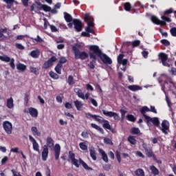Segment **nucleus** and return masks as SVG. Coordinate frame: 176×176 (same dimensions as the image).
Here are the masks:
<instances>
[{
    "mask_svg": "<svg viewBox=\"0 0 176 176\" xmlns=\"http://www.w3.org/2000/svg\"><path fill=\"white\" fill-rule=\"evenodd\" d=\"M90 52H93L94 54L98 56L102 61L103 64L111 65L112 64V59L107 56V54H102V51L100 50L98 45H90L89 47Z\"/></svg>",
    "mask_w": 176,
    "mask_h": 176,
    "instance_id": "obj_1",
    "label": "nucleus"
},
{
    "mask_svg": "<svg viewBox=\"0 0 176 176\" xmlns=\"http://www.w3.org/2000/svg\"><path fill=\"white\" fill-rule=\"evenodd\" d=\"M78 47H82V45H80V43L76 44V46L72 47V51L74 52V58L76 60H86V58H88L89 54L86 52H80L79 50V48Z\"/></svg>",
    "mask_w": 176,
    "mask_h": 176,
    "instance_id": "obj_2",
    "label": "nucleus"
},
{
    "mask_svg": "<svg viewBox=\"0 0 176 176\" xmlns=\"http://www.w3.org/2000/svg\"><path fill=\"white\" fill-rule=\"evenodd\" d=\"M141 113L142 115H143L144 118L146 119L148 124H153V126H155V127H159L160 126V121L159 120L158 118L155 117L152 118L145 115V111H142Z\"/></svg>",
    "mask_w": 176,
    "mask_h": 176,
    "instance_id": "obj_3",
    "label": "nucleus"
},
{
    "mask_svg": "<svg viewBox=\"0 0 176 176\" xmlns=\"http://www.w3.org/2000/svg\"><path fill=\"white\" fill-rule=\"evenodd\" d=\"M1 61H4V63H10V66L12 69H14L16 68V65H14V58H12L10 60V57L8 56V55L0 56Z\"/></svg>",
    "mask_w": 176,
    "mask_h": 176,
    "instance_id": "obj_4",
    "label": "nucleus"
},
{
    "mask_svg": "<svg viewBox=\"0 0 176 176\" xmlns=\"http://www.w3.org/2000/svg\"><path fill=\"white\" fill-rule=\"evenodd\" d=\"M73 24L74 25V30L76 32H80L83 30V25L82 24V21L80 19H74L73 20Z\"/></svg>",
    "mask_w": 176,
    "mask_h": 176,
    "instance_id": "obj_5",
    "label": "nucleus"
},
{
    "mask_svg": "<svg viewBox=\"0 0 176 176\" xmlns=\"http://www.w3.org/2000/svg\"><path fill=\"white\" fill-rule=\"evenodd\" d=\"M158 57L159 58H160L162 65H164V67H170V64L167 63V60H168V55H167V54L161 52L159 54Z\"/></svg>",
    "mask_w": 176,
    "mask_h": 176,
    "instance_id": "obj_6",
    "label": "nucleus"
},
{
    "mask_svg": "<svg viewBox=\"0 0 176 176\" xmlns=\"http://www.w3.org/2000/svg\"><path fill=\"white\" fill-rule=\"evenodd\" d=\"M57 61V58L53 56L48 60L45 61L43 65V68L44 69H47V68H50L52 65H53V63H56Z\"/></svg>",
    "mask_w": 176,
    "mask_h": 176,
    "instance_id": "obj_7",
    "label": "nucleus"
},
{
    "mask_svg": "<svg viewBox=\"0 0 176 176\" xmlns=\"http://www.w3.org/2000/svg\"><path fill=\"white\" fill-rule=\"evenodd\" d=\"M96 54L94 53H89V57L90 58H92V60L89 62L88 64V67H89L90 69H94L96 68V62L97 61V58L96 57Z\"/></svg>",
    "mask_w": 176,
    "mask_h": 176,
    "instance_id": "obj_8",
    "label": "nucleus"
},
{
    "mask_svg": "<svg viewBox=\"0 0 176 176\" xmlns=\"http://www.w3.org/2000/svg\"><path fill=\"white\" fill-rule=\"evenodd\" d=\"M3 127L8 134H11L12 133V130L13 129V126L12 125V123H10L8 121H5L3 123Z\"/></svg>",
    "mask_w": 176,
    "mask_h": 176,
    "instance_id": "obj_9",
    "label": "nucleus"
},
{
    "mask_svg": "<svg viewBox=\"0 0 176 176\" xmlns=\"http://www.w3.org/2000/svg\"><path fill=\"white\" fill-rule=\"evenodd\" d=\"M151 20L152 23L156 24V25H167V23L166 22L161 21L160 19H159V18H157V16L155 15L151 16Z\"/></svg>",
    "mask_w": 176,
    "mask_h": 176,
    "instance_id": "obj_10",
    "label": "nucleus"
},
{
    "mask_svg": "<svg viewBox=\"0 0 176 176\" xmlns=\"http://www.w3.org/2000/svg\"><path fill=\"white\" fill-rule=\"evenodd\" d=\"M37 6L41 7H36L37 10H44V12H50L52 10V7L46 5V4H42L41 2H36Z\"/></svg>",
    "mask_w": 176,
    "mask_h": 176,
    "instance_id": "obj_11",
    "label": "nucleus"
},
{
    "mask_svg": "<svg viewBox=\"0 0 176 176\" xmlns=\"http://www.w3.org/2000/svg\"><path fill=\"white\" fill-rule=\"evenodd\" d=\"M161 126V131H162V133H164V134H167V130L170 129V123L168 122V121L166 120H163Z\"/></svg>",
    "mask_w": 176,
    "mask_h": 176,
    "instance_id": "obj_12",
    "label": "nucleus"
},
{
    "mask_svg": "<svg viewBox=\"0 0 176 176\" xmlns=\"http://www.w3.org/2000/svg\"><path fill=\"white\" fill-rule=\"evenodd\" d=\"M29 140L33 145L34 151H36V152H39V144H38L35 138H34L32 135H29Z\"/></svg>",
    "mask_w": 176,
    "mask_h": 176,
    "instance_id": "obj_13",
    "label": "nucleus"
},
{
    "mask_svg": "<svg viewBox=\"0 0 176 176\" xmlns=\"http://www.w3.org/2000/svg\"><path fill=\"white\" fill-rule=\"evenodd\" d=\"M42 160L43 162H46L47 160V156H49V148H47V146L44 145L43 146V150L42 151Z\"/></svg>",
    "mask_w": 176,
    "mask_h": 176,
    "instance_id": "obj_14",
    "label": "nucleus"
},
{
    "mask_svg": "<svg viewBox=\"0 0 176 176\" xmlns=\"http://www.w3.org/2000/svg\"><path fill=\"white\" fill-rule=\"evenodd\" d=\"M103 113L104 115H105L106 116H109V118H114L116 120H119L120 119L119 115H118V113L115 112L104 111Z\"/></svg>",
    "mask_w": 176,
    "mask_h": 176,
    "instance_id": "obj_15",
    "label": "nucleus"
},
{
    "mask_svg": "<svg viewBox=\"0 0 176 176\" xmlns=\"http://www.w3.org/2000/svg\"><path fill=\"white\" fill-rule=\"evenodd\" d=\"M54 156L56 160H58V158L60 157V152H61V146H60V144H56L54 146Z\"/></svg>",
    "mask_w": 176,
    "mask_h": 176,
    "instance_id": "obj_16",
    "label": "nucleus"
},
{
    "mask_svg": "<svg viewBox=\"0 0 176 176\" xmlns=\"http://www.w3.org/2000/svg\"><path fill=\"white\" fill-rule=\"evenodd\" d=\"M87 118H93L94 119H96L99 123H104V120L102 117L97 116V115H91V113H87L86 114Z\"/></svg>",
    "mask_w": 176,
    "mask_h": 176,
    "instance_id": "obj_17",
    "label": "nucleus"
},
{
    "mask_svg": "<svg viewBox=\"0 0 176 176\" xmlns=\"http://www.w3.org/2000/svg\"><path fill=\"white\" fill-rule=\"evenodd\" d=\"M8 32V28H0V42H3L6 39V36L3 34Z\"/></svg>",
    "mask_w": 176,
    "mask_h": 176,
    "instance_id": "obj_18",
    "label": "nucleus"
},
{
    "mask_svg": "<svg viewBox=\"0 0 176 176\" xmlns=\"http://www.w3.org/2000/svg\"><path fill=\"white\" fill-rule=\"evenodd\" d=\"M128 89L131 90V91H138V90H142V87L133 85L128 86Z\"/></svg>",
    "mask_w": 176,
    "mask_h": 176,
    "instance_id": "obj_19",
    "label": "nucleus"
},
{
    "mask_svg": "<svg viewBox=\"0 0 176 176\" xmlns=\"http://www.w3.org/2000/svg\"><path fill=\"white\" fill-rule=\"evenodd\" d=\"M40 54H41V52L39 51V50L37 49L36 50H32L30 52V56H31L32 58H38Z\"/></svg>",
    "mask_w": 176,
    "mask_h": 176,
    "instance_id": "obj_20",
    "label": "nucleus"
},
{
    "mask_svg": "<svg viewBox=\"0 0 176 176\" xmlns=\"http://www.w3.org/2000/svg\"><path fill=\"white\" fill-rule=\"evenodd\" d=\"M74 92L77 94L79 98H81L82 100H85V94H83V92H82V89L79 88H75Z\"/></svg>",
    "mask_w": 176,
    "mask_h": 176,
    "instance_id": "obj_21",
    "label": "nucleus"
},
{
    "mask_svg": "<svg viewBox=\"0 0 176 176\" xmlns=\"http://www.w3.org/2000/svg\"><path fill=\"white\" fill-rule=\"evenodd\" d=\"M99 153H100V155H102V160H104L105 162V163H108V155H107V153H105V151H104V150L100 148Z\"/></svg>",
    "mask_w": 176,
    "mask_h": 176,
    "instance_id": "obj_22",
    "label": "nucleus"
},
{
    "mask_svg": "<svg viewBox=\"0 0 176 176\" xmlns=\"http://www.w3.org/2000/svg\"><path fill=\"white\" fill-rule=\"evenodd\" d=\"M64 18L67 23H71L74 21L72 16H71V14H69L68 12H64Z\"/></svg>",
    "mask_w": 176,
    "mask_h": 176,
    "instance_id": "obj_23",
    "label": "nucleus"
},
{
    "mask_svg": "<svg viewBox=\"0 0 176 176\" xmlns=\"http://www.w3.org/2000/svg\"><path fill=\"white\" fill-rule=\"evenodd\" d=\"M47 146H49V148H54V140L50 137L47 138Z\"/></svg>",
    "mask_w": 176,
    "mask_h": 176,
    "instance_id": "obj_24",
    "label": "nucleus"
},
{
    "mask_svg": "<svg viewBox=\"0 0 176 176\" xmlns=\"http://www.w3.org/2000/svg\"><path fill=\"white\" fill-rule=\"evenodd\" d=\"M89 153H90V156L93 159V160H97V156H96V150H94V147H91L89 148Z\"/></svg>",
    "mask_w": 176,
    "mask_h": 176,
    "instance_id": "obj_25",
    "label": "nucleus"
},
{
    "mask_svg": "<svg viewBox=\"0 0 176 176\" xmlns=\"http://www.w3.org/2000/svg\"><path fill=\"white\" fill-rule=\"evenodd\" d=\"M16 69H18V71L24 72V71L27 69V66L23 63H19V64H16Z\"/></svg>",
    "mask_w": 176,
    "mask_h": 176,
    "instance_id": "obj_26",
    "label": "nucleus"
},
{
    "mask_svg": "<svg viewBox=\"0 0 176 176\" xmlns=\"http://www.w3.org/2000/svg\"><path fill=\"white\" fill-rule=\"evenodd\" d=\"M7 107L10 109H12V108H14V104H13V98L10 97L7 100Z\"/></svg>",
    "mask_w": 176,
    "mask_h": 176,
    "instance_id": "obj_27",
    "label": "nucleus"
},
{
    "mask_svg": "<svg viewBox=\"0 0 176 176\" xmlns=\"http://www.w3.org/2000/svg\"><path fill=\"white\" fill-rule=\"evenodd\" d=\"M150 170L153 175H159V169L155 167V166H150Z\"/></svg>",
    "mask_w": 176,
    "mask_h": 176,
    "instance_id": "obj_28",
    "label": "nucleus"
},
{
    "mask_svg": "<svg viewBox=\"0 0 176 176\" xmlns=\"http://www.w3.org/2000/svg\"><path fill=\"white\" fill-rule=\"evenodd\" d=\"M33 135H37L38 137H41V132L38 131V129L36 126H32L31 128Z\"/></svg>",
    "mask_w": 176,
    "mask_h": 176,
    "instance_id": "obj_29",
    "label": "nucleus"
},
{
    "mask_svg": "<svg viewBox=\"0 0 176 176\" xmlns=\"http://www.w3.org/2000/svg\"><path fill=\"white\" fill-rule=\"evenodd\" d=\"M61 68H63V65L60 63H58L55 67V71L58 75H61Z\"/></svg>",
    "mask_w": 176,
    "mask_h": 176,
    "instance_id": "obj_30",
    "label": "nucleus"
},
{
    "mask_svg": "<svg viewBox=\"0 0 176 176\" xmlns=\"http://www.w3.org/2000/svg\"><path fill=\"white\" fill-rule=\"evenodd\" d=\"M91 126L93 129H95L96 130H98V131H100V133H102V134H104V130L98 125L92 123L91 124Z\"/></svg>",
    "mask_w": 176,
    "mask_h": 176,
    "instance_id": "obj_31",
    "label": "nucleus"
},
{
    "mask_svg": "<svg viewBox=\"0 0 176 176\" xmlns=\"http://www.w3.org/2000/svg\"><path fill=\"white\" fill-rule=\"evenodd\" d=\"M136 176H145V172L142 168H139L135 171Z\"/></svg>",
    "mask_w": 176,
    "mask_h": 176,
    "instance_id": "obj_32",
    "label": "nucleus"
},
{
    "mask_svg": "<svg viewBox=\"0 0 176 176\" xmlns=\"http://www.w3.org/2000/svg\"><path fill=\"white\" fill-rule=\"evenodd\" d=\"M74 105H75L77 111H79V109H80V108H82V107H83L82 102H80L79 100L74 101Z\"/></svg>",
    "mask_w": 176,
    "mask_h": 176,
    "instance_id": "obj_33",
    "label": "nucleus"
},
{
    "mask_svg": "<svg viewBox=\"0 0 176 176\" xmlns=\"http://www.w3.org/2000/svg\"><path fill=\"white\" fill-rule=\"evenodd\" d=\"M79 164H82V167H84V168H85V170H91V168L89 167L87 164H86V162H83V160H82V159L79 160Z\"/></svg>",
    "mask_w": 176,
    "mask_h": 176,
    "instance_id": "obj_34",
    "label": "nucleus"
},
{
    "mask_svg": "<svg viewBox=\"0 0 176 176\" xmlns=\"http://www.w3.org/2000/svg\"><path fill=\"white\" fill-rule=\"evenodd\" d=\"M124 9L126 12H130L131 10V4L129 2H126L124 4Z\"/></svg>",
    "mask_w": 176,
    "mask_h": 176,
    "instance_id": "obj_35",
    "label": "nucleus"
},
{
    "mask_svg": "<svg viewBox=\"0 0 176 176\" xmlns=\"http://www.w3.org/2000/svg\"><path fill=\"white\" fill-rule=\"evenodd\" d=\"M146 155L148 156V157H153V152H152V150L151 148H145Z\"/></svg>",
    "mask_w": 176,
    "mask_h": 176,
    "instance_id": "obj_36",
    "label": "nucleus"
},
{
    "mask_svg": "<svg viewBox=\"0 0 176 176\" xmlns=\"http://www.w3.org/2000/svg\"><path fill=\"white\" fill-rule=\"evenodd\" d=\"M30 71L32 74H34V75H39V72H38V69L36 67L30 66Z\"/></svg>",
    "mask_w": 176,
    "mask_h": 176,
    "instance_id": "obj_37",
    "label": "nucleus"
},
{
    "mask_svg": "<svg viewBox=\"0 0 176 176\" xmlns=\"http://www.w3.org/2000/svg\"><path fill=\"white\" fill-rule=\"evenodd\" d=\"M140 111H156V109L155 106H151V109H149L148 107L144 106L141 108Z\"/></svg>",
    "mask_w": 176,
    "mask_h": 176,
    "instance_id": "obj_38",
    "label": "nucleus"
},
{
    "mask_svg": "<svg viewBox=\"0 0 176 176\" xmlns=\"http://www.w3.org/2000/svg\"><path fill=\"white\" fill-rule=\"evenodd\" d=\"M128 141L130 144H132V145H135V144H137V140H135V138H134L133 136H129L128 138Z\"/></svg>",
    "mask_w": 176,
    "mask_h": 176,
    "instance_id": "obj_39",
    "label": "nucleus"
},
{
    "mask_svg": "<svg viewBox=\"0 0 176 176\" xmlns=\"http://www.w3.org/2000/svg\"><path fill=\"white\" fill-rule=\"evenodd\" d=\"M132 47H138L141 45V41L140 40H135L131 43Z\"/></svg>",
    "mask_w": 176,
    "mask_h": 176,
    "instance_id": "obj_40",
    "label": "nucleus"
},
{
    "mask_svg": "<svg viewBox=\"0 0 176 176\" xmlns=\"http://www.w3.org/2000/svg\"><path fill=\"white\" fill-rule=\"evenodd\" d=\"M49 75L52 79H58V75L52 71L50 72Z\"/></svg>",
    "mask_w": 176,
    "mask_h": 176,
    "instance_id": "obj_41",
    "label": "nucleus"
},
{
    "mask_svg": "<svg viewBox=\"0 0 176 176\" xmlns=\"http://www.w3.org/2000/svg\"><path fill=\"white\" fill-rule=\"evenodd\" d=\"M174 10L173 8H169L164 12V16H168V14H171L174 13Z\"/></svg>",
    "mask_w": 176,
    "mask_h": 176,
    "instance_id": "obj_42",
    "label": "nucleus"
},
{
    "mask_svg": "<svg viewBox=\"0 0 176 176\" xmlns=\"http://www.w3.org/2000/svg\"><path fill=\"white\" fill-rule=\"evenodd\" d=\"M28 113H30L32 118L38 117V111H27Z\"/></svg>",
    "mask_w": 176,
    "mask_h": 176,
    "instance_id": "obj_43",
    "label": "nucleus"
},
{
    "mask_svg": "<svg viewBox=\"0 0 176 176\" xmlns=\"http://www.w3.org/2000/svg\"><path fill=\"white\" fill-rule=\"evenodd\" d=\"M32 41H35L36 42H38V43H41L43 42V39L39 36V35H37L36 38H31Z\"/></svg>",
    "mask_w": 176,
    "mask_h": 176,
    "instance_id": "obj_44",
    "label": "nucleus"
},
{
    "mask_svg": "<svg viewBox=\"0 0 176 176\" xmlns=\"http://www.w3.org/2000/svg\"><path fill=\"white\" fill-rule=\"evenodd\" d=\"M131 134H140V129L133 127L131 129Z\"/></svg>",
    "mask_w": 176,
    "mask_h": 176,
    "instance_id": "obj_45",
    "label": "nucleus"
},
{
    "mask_svg": "<svg viewBox=\"0 0 176 176\" xmlns=\"http://www.w3.org/2000/svg\"><path fill=\"white\" fill-rule=\"evenodd\" d=\"M84 21L85 23H87L89 21H91V17L90 16V14H85L84 16Z\"/></svg>",
    "mask_w": 176,
    "mask_h": 176,
    "instance_id": "obj_46",
    "label": "nucleus"
},
{
    "mask_svg": "<svg viewBox=\"0 0 176 176\" xmlns=\"http://www.w3.org/2000/svg\"><path fill=\"white\" fill-rule=\"evenodd\" d=\"M56 100L57 102H58L59 104H61L63 102V94H60L56 96Z\"/></svg>",
    "mask_w": 176,
    "mask_h": 176,
    "instance_id": "obj_47",
    "label": "nucleus"
},
{
    "mask_svg": "<svg viewBox=\"0 0 176 176\" xmlns=\"http://www.w3.org/2000/svg\"><path fill=\"white\" fill-rule=\"evenodd\" d=\"M80 149H82V151H87V145L86 144L85 142H81L80 143Z\"/></svg>",
    "mask_w": 176,
    "mask_h": 176,
    "instance_id": "obj_48",
    "label": "nucleus"
},
{
    "mask_svg": "<svg viewBox=\"0 0 176 176\" xmlns=\"http://www.w3.org/2000/svg\"><path fill=\"white\" fill-rule=\"evenodd\" d=\"M161 19L163 20L162 21H164V23H171V19L166 16H162Z\"/></svg>",
    "mask_w": 176,
    "mask_h": 176,
    "instance_id": "obj_49",
    "label": "nucleus"
},
{
    "mask_svg": "<svg viewBox=\"0 0 176 176\" xmlns=\"http://www.w3.org/2000/svg\"><path fill=\"white\" fill-rule=\"evenodd\" d=\"M161 43L164 45V46H170V41L167 39H162L160 41Z\"/></svg>",
    "mask_w": 176,
    "mask_h": 176,
    "instance_id": "obj_50",
    "label": "nucleus"
},
{
    "mask_svg": "<svg viewBox=\"0 0 176 176\" xmlns=\"http://www.w3.org/2000/svg\"><path fill=\"white\" fill-rule=\"evenodd\" d=\"M102 126L104 129H107V130H111V124H109V122L105 121Z\"/></svg>",
    "mask_w": 176,
    "mask_h": 176,
    "instance_id": "obj_51",
    "label": "nucleus"
},
{
    "mask_svg": "<svg viewBox=\"0 0 176 176\" xmlns=\"http://www.w3.org/2000/svg\"><path fill=\"white\" fill-rule=\"evenodd\" d=\"M67 58L64 56H62V57H60L58 64H61V65H63V64H65V63H67Z\"/></svg>",
    "mask_w": 176,
    "mask_h": 176,
    "instance_id": "obj_52",
    "label": "nucleus"
},
{
    "mask_svg": "<svg viewBox=\"0 0 176 176\" xmlns=\"http://www.w3.org/2000/svg\"><path fill=\"white\" fill-rule=\"evenodd\" d=\"M15 46H16V48L19 49V50H24V49H25V47L23 45L19 43H16L15 44Z\"/></svg>",
    "mask_w": 176,
    "mask_h": 176,
    "instance_id": "obj_53",
    "label": "nucleus"
},
{
    "mask_svg": "<svg viewBox=\"0 0 176 176\" xmlns=\"http://www.w3.org/2000/svg\"><path fill=\"white\" fill-rule=\"evenodd\" d=\"M170 32L172 36H176V28L175 27L171 28L170 30Z\"/></svg>",
    "mask_w": 176,
    "mask_h": 176,
    "instance_id": "obj_54",
    "label": "nucleus"
},
{
    "mask_svg": "<svg viewBox=\"0 0 176 176\" xmlns=\"http://www.w3.org/2000/svg\"><path fill=\"white\" fill-rule=\"evenodd\" d=\"M86 32L88 34H94V30L92 29V28L86 27L85 28Z\"/></svg>",
    "mask_w": 176,
    "mask_h": 176,
    "instance_id": "obj_55",
    "label": "nucleus"
},
{
    "mask_svg": "<svg viewBox=\"0 0 176 176\" xmlns=\"http://www.w3.org/2000/svg\"><path fill=\"white\" fill-rule=\"evenodd\" d=\"M65 108H66V109H72V103H70L69 102H66L65 104Z\"/></svg>",
    "mask_w": 176,
    "mask_h": 176,
    "instance_id": "obj_56",
    "label": "nucleus"
},
{
    "mask_svg": "<svg viewBox=\"0 0 176 176\" xmlns=\"http://www.w3.org/2000/svg\"><path fill=\"white\" fill-rule=\"evenodd\" d=\"M90 101L92 105H94V107H98V103L97 102V100H96V99L91 98Z\"/></svg>",
    "mask_w": 176,
    "mask_h": 176,
    "instance_id": "obj_57",
    "label": "nucleus"
},
{
    "mask_svg": "<svg viewBox=\"0 0 176 176\" xmlns=\"http://www.w3.org/2000/svg\"><path fill=\"white\" fill-rule=\"evenodd\" d=\"M127 119L128 120H130V122H135V118H134V116L133 115H128Z\"/></svg>",
    "mask_w": 176,
    "mask_h": 176,
    "instance_id": "obj_58",
    "label": "nucleus"
},
{
    "mask_svg": "<svg viewBox=\"0 0 176 176\" xmlns=\"http://www.w3.org/2000/svg\"><path fill=\"white\" fill-rule=\"evenodd\" d=\"M69 157L72 160H75V154L71 151L69 152Z\"/></svg>",
    "mask_w": 176,
    "mask_h": 176,
    "instance_id": "obj_59",
    "label": "nucleus"
},
{
    "mask_svg": "<svg viewBox=\"0 0 176 176\" xmlns=\"http://www.w3.org/2000/svg\"><path fill=\"white\" fill-rule=\"evenodd\" d=\"M104 141L105 144H108L109 145H113V143L112 142V140L109 138H104Z\"/></svg>",
    "mask_w": 176,
    "mask_h": 176,
    "instance_id": "obj_60",
    "label": "nucleus"
},
{
    "mask_svg": "<svg viewBox=\"0 0 176 176\" xmlns=\"http://www.w3.org/2000/svg\"><path fill=\"white\" fill-rule=\"evenodd\" d=\"M72 164H74V166H76L77 168H79V161H78V160L74 159L73 161H72Z\"/></svg>",
    "mask_w": 176,
    "mask_h": 176,
    "instance_id": "obj_61",
    "label": "nucleus"
},
{
    "mask_svg": "<svg viewBox=\"0 0 176 176\" xmlns=\"http://www.w3.org/2000/svg\"><path fill=\"white\" fill-rule=\"evenodd\" d=\"M50 27L52 32H57L58 30L56 26H54V25H50Z\"/></svg>",
    "mask_w": 176,
    "mask_h": 176,
    "instance_id": "obj_62",
    "label": "nucleus"
},
{
    "mask_svg": "<svg viewBox=\"0 0 176 176\" xmlns=\"http://www.w3.org/2000/svg\"><path fill=\"white\" fill-rule=\"evenodd\" d=\"M89 28H94V23L91 21H89L87 22V26Z\"/></svg>",
    "mask_w": 176,
    "mask_h": 176,
    "instance_id": "obj_63",
    "label": "nucleus"
},
{
    "mask_svg": "<svg viewBox=\"0 0 176 176\" xmlns=\"http://www.w3.org/2000/svg\"><path fill=\"white\" fill-rule=\"evenodd\" d=\"M129 60L127 59H122L118 64H122V65H127Z\"/></svg>",
    "mask_w": 176,
    "mask_h": 176,
    "instance_id": "obj_64",
    "label": "nucleus"
}]
</instances>
